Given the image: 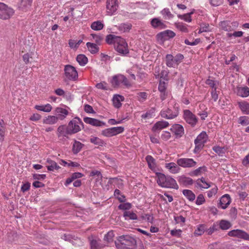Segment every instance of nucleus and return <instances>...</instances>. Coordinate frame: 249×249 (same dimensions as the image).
Instances as JSON below:
<instances>
[{
    "label": "nucleus",
    "instance_id": "1",
    "mask_svg": "<svg viewBox=\"0 0 249 249\" xmlns=\"http://www.w3.org/2000/svg\"><path fill=\"white\" fill-rule=\"evenodd\" d=\"M157 183L162 187L173 188L176 190L178 189V186L176 181L170 176H166L161 173H156Z\"/></svg>",
    "mask_w": 249,
    "mask_h": 249
},
{
    "label": "nucleus",
    "instance_id": "2",
    "mask_svg": "<svg viewBox=\"0 0 249 249\" xmlns=\"http://www.w3.org/2000/svg\"><path fill=\"white\" fill-rule=\"evenodd\" d=\"M136 245V240L129 235L119 236L115 245L118 249H134Z\"/></svg>",
    "mask_w": 249,
    "mask_h": 249
},
{
    "label": "nucleus",
    "instance_id": "3",
    "mask_svg": "<svg viewBox=\"0 0 249 249\" xmlns=\"http://www.w3.org/2000/svg\"><path fill=\"white\" fill-rule=\"evenodd\" d=\"M179 105L175 103L173 107H168L166 109H162L160 112L161 117L167 119H173L177 117L179 114Z\"/></svg>",
    "mask_w": 249,
    "mask_h": 249
},
{
    "label": "nucleus",
    "instance_id": "4",
    "mask_svg": "<svg viewBox=\"0 0 249 249\" xmlns=\"http://www.w3.org/2000/svg\"><path fill=\"white\" fill-rule=\"evenodd\" d=\"M80 125L84 127V124L81 120L76 117L71 120L67 125V132L70 135L75 134L81 130Z\"/></svg>",
    "mask_w": 249,
    "mask_h": 249
},
{
    "label": "nucleus",
    "instance_id": "5",
    "mask_svg": "<svg viewBox=\"0 0 249 249\" xmlns=\"http://www.w3.org/2000/svg\"><path fill=\"white\" fill-rule=\"evenodd\" d=\"M207 135L204 131L200 133L195 140V147L194 150V153H198L203 148L204 144L206 142Z\"/></svg>",
    "mask_w": 249,
    "mask_h": 249
},
{
    "label": "nucleus",
    "instance_id": "6",
    "mask_svg": "<svg viewBox=\"0 0 249 249\" xmlns=\"http://www.w3.org/2000/svg\"><path fill=\"white\" fill-rule=\"evenodd\" d=\"M114 49L120 54L123 56H126L129 53L127 43L125 40L121 38L120 40L115 43L114 46Z\"/></svg>",
    "mask_w": 249,
    "mask_h": 249
},
{
    "label": "nucleus",
    "instance_id": "7",
    "mask_svg": "<svg viewBox=\"0 0 249 249\" xmlns=\"http://www.w3.org/2000/svg\"><path fill=\"white\" fill-rule=\"evenodd\" d=\"M66 78L71 81H75L78 78V72L76 69L71 65H67L64 68Z\"/></svg>",
    "mask_w": 249,
    "mask_h": 249
},
{
    "label": "nucleus",
    "instance_id": "8",
    "mask_svg": "<svg viewBox=\"0 0 249 249\" xmlns=\"http://www.w3.org/2000/svg\"><path fill=\"white\" fill-rule=\"evenodd\" d=\"M183 117L186 122L192 127H194L198 122L196 116L188 109L184 110Z\"/></svg>",
    "mask_w": 249,
    "mask_h": 249
},
{
    "label": "nucleus",
    "instance_id": "9",
    "mask_svg": "<svg viewBox=\"0 0 249 249\" xmlns=\"http://www.w3.org/2000/svg\"><path fill=\"white\" fill-rule=\"evenodd\" d=\"M13 9L3 3L0 2V18L3 19L9 18L14 14Z\"/></svg>",
    "mask_w": 249,
    "mask_h": 249
},
{
    "label": "nucleus",
    "instance_id": "10",
    "mask_svg": "<svg viewBox=\"0 0 249 249\" xmlns=\"http://www.w3.org/2000/svg\"><path fill=\"white\" fill-rule=\"evenodd\" d=\"M175 36L176 34L173 31L167 30L158 33L156 35V38L159 41L164 42L166 40L173 38Z\"/></svg>",
    "mask_w": 249,
    "mask_h": 249
},
{
    "label": "nucleus",
    "instance_id": "11",
    "mask_svg": "<svg viewBox=\"0 0 249 249\" xmlns=\"http://www.w3.org/2000/svg\"><path fill=\"white\" fill-rule=\"evenodd\" d=\"M90 249H102L105 245L102 243V240L97 237L91 235L88 237Z\"/></svg>",
    "mask_w": 249,
    "mask_h": 249
},
{
    "label": "nucleus",
    "instance_id": "12",
    "mask_svg": "<svg viewBox=\"0 0 249 249\" xmlns=\"http://www.w3.org/2000/svg\"><path fill=\"white\" fill-rule=\"evenodd\" d=\"M178 165L183 168H192L195 167L196 162L193 159L180 158L177 160Z\"/></svg>",
    "mask_w": 249,
    "mask_h": 249
},
{
    "label": "nucleus",
    "instance_id": "13",
    "mask_svg": "<svg viewBox=\"0 0 249 249\" xmlns=\"http://www.w3.org/2000/svg\"><path fill=\"white\" fill-rule=\"evenodd\" d=\"M228 235L231 237H236L244 240L249 241V234L241 230H233L230 231Z\"/></svg>",
    "mask_w": 249,
    "mask_h": 249
},
{
    "label": "nucleus",
    "instance_id": "14",
    "mask_svg": "<svg viewBox=\"0 0 249 249\" xmlns=\"http://www.w3.org/2000/svg\"><path fill=\"white\" fill-rule=\"evenodd\" d=\"M170 130L174 133L176 138H181L184 133L183 127L179 124H174L170 128Z\"/></svg>",
    "mask_w": 249,
    "mask_h": 249
},
{
    "label": "nucleus",
    "instance_id": "15",
    "mask_svg": "<svg viewBox=\"0 0 249 249\" xmlns=\"http://www.w3.org/2000/svg\"><path fill=\"white\" fill-rule=\"evenodd\" d=\"M150 24L153 28L159 30L165 29L167 27L164 22L159 18H152Z\"/></svg>",
    "mask_w": 249,
    "mask_h": 249
},
{
    "label": "nucleus",
    "instance_id": "16",
    "mask_svg": "<svg viewBox=\"0 0 249 249\" xmlns=\"http://www.w3.org/2000/svg\"><path fill=\"white\" fill-rule=\"evenodd\" d=\"M106 7L107 13L110 15H112L116 11L118 7L117 0H107Z\"/></svg>",
    "mask_w": 249,
    "mask_h": 249
},
{
    "label": "nucleus",
    "instance_id": "17",
    "mask_svg": "<svg viewBox=\"0 0 249 249\" xmlns=\"http://www.w3.org/2000/svg\"><path fill=\"white\" fill-rule=\"evenodd\" d=\"M83 120L86 124L94 126H102L106 125L105 122L94 118L86 117L84 118Z\"/></svg>",
    "mask_w": 249,
    "mask_h": 249
},
{
    "label": "nucleus",
    "instance_id": "18",
    "mask_svg": "<svg viewBox=\"0 0 249 249\" xmlns=\"http://www.w3.org/2000/svg\"><path fill=\"white\" fill-rule=\"evenodd\" d=\"M218 204V207H220L223 209H226L231 202L230 196L228 194L223 195L219 200Z\"/></svg>",
    "mask_w": 249,
    "mask_h": 249
},
{
    "label": "nucleus",
    "instance_id": "19",
    "mask_svg": "<svg viewBox=\"0 0 249 249\" xmlns=\"http://www.w3.org/2000/svg\"><path fill=\"white\" fill-rule=\"evenodd\" d=\"M169 125L168 122L165 121H158L152 127V130L154 132H159L161 129L167 127Z\"/></svg>",
    "mask_w": 249,
    "mask_h": 249
},
{
    "label": "nucleus",
    "instance_id": "20",
    "mask_svg": "<svg viewBox=\"0 0 249 249\" xmlns=\"http://www.w3.org/2000/svg\"><path fill=\"white\" fill-rule=\"evenodd\" d=\"M178 181L180 185L185 187L192 185L194 182L193 180L191 178L183 175L178 177Z\"/></svg>",
    "mask_w": 249,
    "mask_h": 249
},
{
    "label": "nucleus",
    "instance_id": "21",
    "mask_svg": "<svg viewBox=\"0 0 249 249\" xmlns=\"http://www.w3.org/2000/svg\"><path fill=\"white\" fill-rule=\"evenodd\" d=\"M237 95L243 98L247 97L249 96V88L247 87H237L236 91Z\"/></svg>",
    "mask_w": 249,
    "mask_h": 249
},
{
    "label": "nucleus",
    "instance_id": "22",
    "mask_svg": "<svg viewBox=\"0 0 249 249\" xmlns=\"http://www.w3.org/2000/svg\"><path fill=\"white\" fill-rule=\"evenodd\" d=\"M55 112L56 116L60 120H64L69 113L67 109L60 107L56 108Z\"/></svg>",
    "mask_w": 249,
    "mask_h": 249
},
{
    "label": "nucleus",
    "instance_id": "23",
    "mask_svg": "<svg viewBox=\"0 0 249 249\" xmlns=\"http://www.w3.org/2000/svg\"><path fill=\"white\" fill-rule=\"evenodd\" d=\"M57 135L58 137H63L68 138L70 134L67 132V125H61L57 128Z\"/></svg>",
    "mask_w": 249,
    "mask_h": 249
},
{
    "label": "nucleus",
    "instance_id": "24",
    "mask_svg": "<svg viewBox=\"0 0 249 249\" xmlns=\"http://www.w3.org/2000/svg\"><path fill=\"white\" fill-rule=\"evenodd\" d=\"M165 85V83L164 82L160 81L158 87V89L160 92V97L162 101L165 99L167 95L166 93V88Z\"/></svg>",
    "mask_w": 249,
    "mask_h": 249
},
{
    "label": "nucleus",
    "instance_id": "25",
    "mask_svg": "<svg viewBox=\"0 0 249 249\" xmlns=\"http://www.w3.org/2000/svg\"><path fill=\"white\" fill-rule=\"evenodd\" d=\"M124 99V97L122 95H115L112 99L114 106L117 108H120L122 106L121 101H123Z\"/></svg>",
    "mask_w": 249,
    "mask_h": 249
},
{
    "label": "nucleus",
    "instance_id": "26",
    "mask_svg": "<svg viewBox=\"0 0 249 249\" xmlns=\"http://www.w3.org/2000/svg\"><path fill=\"white\" fill-rule=\"evenodd\" d=\"M166 65L168 67L175 68L178 66L175 61L174 60V57L173 55L171 54H167L165 57Z\"/></svg>",
    "mask_w": 249,
    "mask_h": 249
},
{
    "label": "nucleus",
    "instance_id": "27",
    "mask_svg": "<svg viewBox=\"0 0 249 249\" xmlns=\"http://www.w3.org/2000/svg\"><path fill=\"white\" fill-rule=\"evenodd\" d=\"M123 78V75L121 74L113 76L111 81L113 87H118L122 84Z\"/></svg>",
    "mask_w": 249,
    "mask_h": 249
},
{
    "label": "nucleus",
    "instance_id": "28",
    "mask_svg": "<svg viewBox=\"0 0 249 249\" xmlns=\"http://www.w3.org/2000/svg\"><path fill=\"white\" fill-rule=\"evenodd\" d=\"M58 118L56 116L49 115L45 117L43 120V123L48 124H53L57 123Z\"/></svg>",
    "mask_w": 249,
    "mask_h": 249
},
{
    "label": "nucleus",
    "instance_id": "29",
    "mask_svg": "<svg viewBox=\"0 0 249 249\" xmlns=\"http://www.w3.org/2000/svg\"><path fill=\"white\" fill-rule=\"evenodd\" d=\"M121 37L109 34L106 36V41L109 44L116 43L121 39Z\"/></svg>",
    "mask_w": 249,
    "mask_h": 249
},
{
    "label": "nucleus",
    "instance_id": "30",
    "mask_svg": "<svg viewBox=\"0 0 249 249\" xmlns=\"http://www.w3.org/2000/svg\"><path fill=\"white\" fill-rule=\"evenodd\" d=\"M174 162H170L166 163L165 167L169 170L170 172L173 174H176L179 172L180 168Z\"/></svg>",
    "mask_w": 249,
    "mask_h": 249
},
{
    "label": "nucleus",
    "instance_id": "31",
    "mask_svg": "<svg viewBox=\"0 0 249 249\" xmlns=\"http://www.w3.org/2000/svg\"><path fill=\"white\" fill-rule=\"evenodd\" d=\"M238 106L243 113L249 115V103L246 101L238 103Z\"/></svg>",
    "mask_w": 249,
    "mask_h": 249
},
{
    "label": "nucleus",
    "instance_id": "32",
    "mask_svg": "<svg viewBox=\"0 0 249 249\" xmlns=\"http://www.w3.org/2000/svg\"><path fill=\"white\" fill-rule=\"evenodd\" d=\"M206 232V225L199 224L197 225L196 228L194 231V234L196 236H200L202 235L204 232Z\"/></svg>",
    "mask_w": 249,
    "mask_h": 249
},
{
    "label": "nucleus",
    "instance_id": "33",
    "mask_svg": "<svg viewBox=\"0 0 249 249\" xmlns=\"http://www.w3.org/2000/svg\"><path fill=\"white\" fill-rule=\"evenodd\" d=\"M89 141L91 143L100 146H103L106 144L104 141L97 137L91 136Z\"/></svg>",
    "mask_w": 249,
    "mask_h": 249
},
{
    "label": "nucleus",
    "instance_id": "34",
    "mask_svg": "<svg viewBox=\"0 0 249 249\" xmlns=\"http://www.w3.org/2000/svg\"><path fill=\"white\" fill-rule=\"evenodd\" d=\"M219 230H227L229 229L231 227V224L229 221L226 220H221L218 222Z\"/></svg>",
    "mask_w": 249,
    "mask_h": 249
},
{
    "label": "nucleus",
    "instance_id": "35",
    "mask_svg": "<svg viewBox=\"0 0 249 249\" xmlns=\"http://www.w3.org/2000/svg\"><path fill=\"white\" fill-rule=\"evenodd\" d=\"M123 216L125 220H137L138 216L137 214L132 211H125L124 212Z\"/></svg>",
    "mask_w": 249,
    "mask_h": 249
},
{
    "label": "nucleus",
    "instance_id": "36",
    "mask_svg": "<svg viewBox=\"0 0 249 249\" xmlns=\"http://www.w3.org/2000/svg\"><path fill=\"white\" fill-rule=\"evenodd\" d=\"M183 195L190 201H193L196 198V195L190 190L185 189L182 191Z\"/></svg>",
    "mask_w": 249,
    "mask_h": 249
},
{
    "label": "nucleus",
    "instance_id": "37",
    "mask_svg": "<svg viewBox=\"0 0 249 249\" xmlns=\"http://www.w3.org/2000/svg\"><path fill=\"white\" fill-rule=\"evenodd\" d=\"M84 145V144L80 142L75 140L72 145L73 153L75 154L79 153L81 151Z\"/></svg>",
    "mask_w": 249,
    "mask_h": 249
},
{
    "label": "nucleus",
    "instance_id": "38",
    "mask_svg": "<svg viewBox=\"0 0 249 249\" xmlns=\"http://www.w3.org/2000/svg\"><path fill=\"white\" fill-rule=\"evenodd\" d=\"M219 226L218 225V222H216L213 223V225L209 228H207L206 226V233L208 235H211L215 231H219Z\"/></svg>",
    "mask_w": 249,
    "mask_h": 249
},
{
    "label": "nucleus",
    "instance_id": "39",
    "mask_svg": "<svg viewBox=\"0 0 249 249\" xmlns=\"http://www.w3.org/2000/svg\"><path fill=\"white\" fill-rule=\"evenodd\" d=\"M86 45L88 48V50L92 54H95L97 53L99 50V48L96 44L88 42L87 43Z\"/></svg>",
    "mask_w": 249,
    "mask_h": 249
},
{
    "label": "nucleus",
    "instance_id": "40",
    "mask_svg": "<svg viewBox=\"0 0 249 249\" xmlns=\"http://www.w3.org/2000/svg\"><path fill=\"white\" fill-rule=\"evenodd\" d=\"M146 161L147 162L148 167L151 170H153L155 168L156 165V161L153 158L152 156L148 155L145 157Z\"/></svg>",
    "mask_w": 249,
    "mask_h": 249
},
{
    "label": "nucleus",
    "instance_id": "41",
    "mask_svg": "<svg viewBox=\"0 0 249 249\" xmlns=\"http://www.w3.org/2000/svg\"><path fill=\"white\" fill-rule=\"evenodd\" d=\"M33 0H21L19 8L22 10H25L31 6Z\"/></svg>",
    "mask_w": 249,
    "mask_h": 249
},
{
    "label": "nucleus",
    "instance_id": "42",
    "mask_svg": "<svg viewBox=\"0 0 249 249\" xmlns=\"http://www.w3.org/2000/svg\"><path fill=\"white\" fill-rule=\"evenodd\" d=\"M207 171V167L205 166H203L201 167H199L197 169L189 173V175L191 176H197L201 174V173Z\"/></svg>",
    "mask_w": 249,
    "mask_h": 249
},
{
    "label": "nucleus",
    "instance_id": "43",
    "mask_svg": "<svg viewBox=\"0 0 249 249\" xmlns=\"http://www.w3.org/2000/svg\"><path fill=\"white\" fill-rule=\"evenodd\" d=\"M76 61L80 66H85L88 61V58L84 54H80L77 56Z\"/></svg>",
    "mask_w": 249,
    "mask_h": 249
},
{
    "label": "nucleus",
    "instance_id": "44",
    "mask_svg": "<svg viewBox=\"0 0 249 249\" xmlns=\"http://www.w3.org/2000/svg\"><path fill=\"white\" fill-rule=\"evenodd\" d=\"M35 108L38 110L46 112H50L52 109L51 105L49 104H47L44 106L36 105Z\"/></svg>",
    "mask_w": 249,
    "mask_h": 249
},
{
    "label": "nucleus",
    "instance_id": "45",
    "mask_svg": "<svg viewBox=\"0 0 249 249\" xmlns=\"http://www.w3.org/2000/svg\"><path fill=\"white\" fill-rule=\"evenodd\" d=\"M104 24L102 21L98 20L92 22L91 24V28L95 31H99L102 30L104 27Z\"/></svg>",
    "mask_w": 249,
    "mask_h": 249
},
{
    "label": "nucleus",
    "instance_id": "46",
    "mask_svg": "<svg viewBox=\"0 0 249 249\" xmlns=\"http://www.w3.org/2000/svg\"><path fill=\"white\" fill-rule=\"evenodd\" d=\"M91 36H92L93 39H94L95 42L97 45H101L102 42L104 41V36L103 35H97L96 34H91Z\"/></svg>",
    "mask_w": 249,
    "mask_h": 249
},
{
    "label": "nucleus",
    "instance_id": "47",
    "mask_svg": "<svg viewBox=\"0 0 249 249\" xmlns=\"http://www.w3.org/2000/svg\"><path fill=\"white\" fill-rule=\"evenodd\" d=\"M230 23L227 21H223L220 22V26L221 28L226 31H231L233 30V28L230 25Z\"/></svg>",
    "mask_w": 249,
    "mask_h": 249
},
{
    "label": "nucleus",
    "instance_id": "48",
    "mask_svg": "<svg viewBox=\"0 0 249 249\" xmlns=\"http://www.w3.org/2000/svg\"><path fill=\"white\" fill-rule=\"evenodd\" d=\"M155 112V108L152 107L149 110H147L145 113L142 115L141 117L144 119H150L153 117Z\"/></svg>",
    "mask_w": 249,
    "mask_h": 249
},
{
    "label": "nucleus",
    "instance_id": "49",
    "mask_svg": "<svg viewBox=\"0 0 249 249\" xmlns=\"http://www.w3.org/2000/svg\"><path fill=\"white\" fill-rule=\"evenodd\" d=\"M160 13L165 19H169L174 17V15L171 13L168 8L163 9Z\"/></svg>",
    "mask_w": 249,
    "mask_h": 249
},
{
    "label": "nucleus",
    "instance_id": "50",
    "mask_svg": "<svg viewBox=\"0 0 249 249\" xmlns=\"http://www.w3.org/2000/svg\"><path fill=\"white\" fill-rule=\"evenodd\" d=\"M176 28L179 31L184 32L188 33L189 32L188 29L187 28V25L182 22H178L175 24Z\"/></svg>",
    "mask_w": 249,
    "mask_h": 249
},
{
    "label": "nucleus",
    "instance_id": "51",
    "mask_svg": "<svg viewBox=\"0 0 249 249\" xmlns=\"http://www.w3.org/2000/svg\"><path fill=\"white\" fill-rule=\"evenodd\" d=\"M193 12H190L183 15H178V18L183 19L186 22H190L192 21L191 15L193 14Z\"/></svg>",
    "mask_w": 249,
    "mask_h": 249
},
{
    "label": "nucleus",
    "instance_id": "52",
    "mask_svg": "<svg viewBox=\"0 0 249 249\" xmlns=\"http://www.w3.org/2000/svg\"><path fill=\"white\" fill-rule=\"evenodd\" d=\"M61 238L62 239L65 240V241H67L70 242H72L73 240H75L76 238H77V237H76L74 235H72V234H71L66 233L62 235Z\"/></svg>",
    "mask_w": 249,
    "mask_h": 249
},
{
    "label": "nucleus",
    "instance_id": "53",
    "mask_svg": "<svg viewBox=\"0 0 249 249\" xmlns=\"http://www.w3.org/2000/svg\"><path fill=\"white\" fill-rule=\"evenodd\" d=\"M239 123L241 125L246 126L249 124V117L248 116H241L239 118Z\"/></svg>",
    "mask_w": 249,
    "mask_h": 249
},
{
    "label": "nucleus",
    "instance_id": "54",
    "mask_svg": "<svg viewBox=\"0 0 249 249\" xmlns=\"http://www.w3.org/2000/svg\"><path fill=\"white\" fill-rule=\"evenodd\" d=\"M132 204L129 202L121 204L118 206V209L119 210H125V211L130 210Z\"/></svg>",
    "mask_w": 249,
    "mask_h": 249
},
{
    "label": "nucleus",
    "instance_id": "55",
    "mask_svg": "<svg viewBox=\"0 0 249 249\" xmlns=\"http://www.w3.org/2000/svg\"><path fill=\"white\" fill-rule=\"evenodd\" d=\"M113 136L122 133L124 131V128L122 126L111 127Z\"/></svg>",
    "mask_w": 249,
    "mask_h": 249
},
{
    "label": "nucleus",
    "instance_id": "56",
    "mask_svg": "<svg viewBox=\"0 0 249 249\" xmlns=\"http://www.w3.org/2000/svg\"><path fill=\"white\" fill-rule=\"evenodd\" d=\"M47 163H48V165H47V169L50 171H53L54 170V165H55L56 162L50 159H48L47 160Z\"/></svg>",
    "mask_w": 249,
    "mask_h": 249
},
{
    "label": "nucleus",
    "instance_id": "57",
    "mask_svg": "<svg viewBox=\"0 0 249 249\" xmlns=\"http://www.w3.org/2000/svg\"><path fill=\"white\" fill-rule=\"evenodd\" d=\"M205 202V199L203 194H199L196 198V204L197 205H200Z\"/></svg>",
    "mask_w": 249,
    "mask_h": 249
},
{
    "label": "nucleus",
    "instance_id": "58",
    "mask_svg": "<svg viewBox=\"0 0 249 249\" xmlns=\"http://www.w3.org/2000/svg\"><path fill=\"white\" fill-rule=\"evenodd\" d=\"M205 83L210 86V87L212 88V89H214V88H216V84L218 83V82L209 78L206 80Z\"/></svg>",
    "mask_w": 249,
    "mask_h": 249
},
{
    "label": "nucleus",
    "instance_id": "59",
    "mask_svg": "<svg viewBox=\"0 0 249 249\" xmlns=\"http://www.w3.org/2000/svg\"><path fill=\"white\" fill-rule=\"evenodd\" d=\"M174 57V60L177 66L184 59V56L181 53H178Z\"/></svg>",
    "mask_w": 249,
    "mask_h": 249
},
{
    "label": "nucleus",
    "instance_id": "60",
    "mask_svg": "<svg viewBox=\"0 0 249 249\" xmlns=\"http://www.w3.org/2000/svg\"><path fill=\"white\" fill-rule=\"evenodd\" d=\"M107 83L105 82H102L99 83H97L96 85V87L98 89H101L105 90H108V88L107 87Z\"/></svg>",
    "mask_w": 249,
    "mask_h": 249
},
{
    "label": "nucleus",
    "instance_id": "61",
    "mask_svg": "<svg viewBox=\"0 0 249 249\" xmlns=\"http://www.w3.org/2000/svg\"><path fill=\"white\" fill-rule=\"evenodd\" d=\"M90 176H96L97 177V179L99 180H102V175L100 171L97 170H93L90 173Z\"/></svg>",
    "mask_w": 249,
    "mask_h": 249
},
{
    "label": "nucleus",
    "instance_id": "62",
    "mask_svg": "<svg viewBox=\"0 0 249 249\" xmlns=\"http://www.w3.org/2000/svg\"><path fill=\"white\" fill-rule=\"evenodd\" d=\"M102 134L106 137H110L113 136L111 128L105 129L102 131Z\"/></svg>",
    "mask_w": 249,
    "mask_h": 249
},
{
    "label": "nucleus",
    "instance_id": "63",
    "mask_svg": "<svg viewBox=\"0 0 249 249\" xmlns=\"http://www.w3.org/2000/svg\"><path fill=\"white\" fill-rule=\"evenodd\" d=\"M213 150L219 155L222 156L225 153L224 147L220 146H214L213 148Z\"/></svg>",
    "mask_w": 249,
    "mask_h": 249
},
{
    "label": "nucleus",
    "instance_id": "64",
    "mask_svg": "<svg viewBox=\"0 0 249 249\" xmlns=\"http://www.w3.org/2000/svg\"><path fill=\"white\" fill-rule=\"evenodd\" d=\"M132 25L128 23H124L120 25V28L124 32L129 31L131 28Z\"/></svg>",
    "mask_w": 249,
    "mask_h": 249
}]
</instances>
